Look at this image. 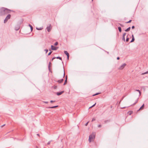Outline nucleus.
Masks as SVG:
<instances>
[{"label": "nucleus", "instance_id": "1", "mask_svg": "<svg viewBox=\"0 0 148 148\" xmlns=\"http://www.w3.org/2000/svg\"><path fill=\"white\" fill-rule=\"evenodd\" d=\"M11 10L6 8H2L0 9V16L3 15L10 12Z\"/></svg>", "mask_w": 148, "mask_h": 148}, {"label": "nucleus", "instance_id": "2", "mask_svg": "<svg viewBox=\"0 0 148 148\" xmlns=\"http://www.w3.org/2000/svg\"><path fill=\"white\" fill-rule=\"evenodd\" d=\"M95 133L93 132L89 136V140L90 142L92 140L94 139L95 138Z\"/></svg>", "mask_w": 148, "mask_h": 148}, {"label": "nucleus", "instance_id": "3", "mask_svg": "<svg viewBox=\"0 0 148 148\" xmlns=\"http://www.w3.org/2000/svg\"><path fill=\"white\" fill-rule=\"evenodd\" d=\"M11 17V15L10 14H8L5 19L4 21V23H6L8 19L10 18Z\"/></svg>", "mask_w": 148, "mask_h": 148}, {"label": "nucleus", "instance_id": "4", "mask_svg": "<svg viewBox=\"0 0 148 148\" xmlns=\"http://www.w3.org/2000/svg\"><path fill=\"white\" fill-rule=\"evenodd\" d=\"M126 65V64L125 63L123 64L120 66L119 69L120 70H122L123 69V68L125 67V66Z\"/></svg>", "mask_w": 148, "mask_h": 148}, {"label": "nucleus", "instance_id": "5", "mask_svg": "<svg viewBox=\"0 0 148 148\" xmlns=\"http://www.w3.org/2000/svg\"><path fill=\"white\" fill-rule=\"evenodd\" d=\"M51 26V25L50 24L49 26H47V31L48 32H49L51 30V27H50Z\"/></svg>", "mask_w": 148, "mask_h": 148}, {"label": "nucleus", "instance_id": "6", "mask_svg": "<svg viewBox=\"0 0 148 148\" xmlns=\"http://www.w3.org/2000/svg\"><path fill=\"white\" fill-rule=\"evenodd\" d=\"M64 53L67 56V58L69 60V53L66 51H64Z\"/></svg>", "mask_w": 148, "mask_h": 148}, {"label": "nucleus", "instance_id": "7", "mask_svg": "<svg viewBox=\"0 0 148 148\" xmlns=\"http://www.w3.org/2000/svg\"><path fill=\"white\" fill-rule=\"evenodd\" d=\"M51 48L52 50H56L58 48V47H56L52 45H51Z\"/></svg>", "mask_w": 148, "mask_h": 148}, {"label": "nucleus", "instance_id": "8", "mask_svg": "<svg viewBox=\"0 0 148 148\" xmlns=\"http://www.w3.org/2000/svg\"><path fill=\"white\" fill-rule=\"evenodd\" d=\"M64 92V91H61L60 92H56V95H61Z\"/></svg>", "mask_w": 148, "mask_h": 148}, {"label": "nucleus", "instance_id": "9", "mask_svg": "<svg viewBox=\"0 0 148 148\" xmlns=\"http://www.w3.org/2000/svg\"><path fill=\"white\" fill-rule=\"evenodd\" d=\"M63 81L64 79H61L58 80L57 81V82H58L59 83H61Z\"/></svg>", "mask_w": 148, "mask_h": 148}, {"label": "nucleus", "instance_id": "10", "mask_svg": "<svg viewBox=\"0 0 148 148\" xmlns=\"http://www.w3.org/2000/svg\"><path fill=\"white\" fill-rule=\"evenodd\" d=\"M144 104H143L142 106L140 108H139V109L138 110V111H139L140 110H142L143 109L144 107Z\"/></svg>", "mask_w": 148, "mask_h": 148}, {"label": "nucleus", "instance_id": "11", "mask_svg": "<svg viewBox=\"0 0 148 148\" xmlns=\"http://www.w3.org/2000/svg\"><path fill=\"white\" fill-rule=\"evenodd\" d=\"M58 107V106H52V107H49L47 108H55L57 107Z\"/></svg>", "mask_w": 148, "mask_h": 148}, {"label": "nucleus", "instance_id": "12", "mask_svg": "<svg viewBox=\"0 0 148 148\" xmlns=\"http://www.w3.org/2000/svg\"><path fill=\"white\" fill-rule=\"evenodd\" d=\"M131 29V27H129L127 29H126L125 30V31L126 32H127L129 31Z\"/></svg>", "mask_w": 148, "mask_h": 148}, {"label": "nucleus", "instance_id": "13", "mask_svg": "<svg viewBox=\"0 0 148 148\" xmlns=\"http://www.w3.org/2000/svg\"><path fill=\"white\" fill-rule=\"evenodd\" d=\"M118 29H119V32H121V31H122L121 28V27H118Z\"/></svg>", "mask_w": 148, "mask_h": 148}, {"label": "nucleus", "instance_id": "14", "mask_svg": "<svg viewBox=\"0 0 148 148\" xmlns=\"http://www.w3.org/2000/svg\"><path fill=\"white\" fill-rule=\"evenodd\" d=\"M51 64V63L50 62L49 63V65H48V69L49 70V71H50V65Z\"/></svg>", "mask_w": 148, "mask_h": 148}, {"label": "nucleus", "instance_id": "15", "mask_svg": "<svg viewBox=\"0 0 148 148\" xmlns=\"http://www.w3.org/2000/svg\"><path fill=\"white\" fill-rule=\"evenodd\" d=\"M135 90L139 92V96L141 95V92H140V91L139 90Z\"/></svg>", "mask_w": 148, "mask_h": 148}, {"label": "nucleus", "instance_id": "16", "mask_svg": "<svg viewBox=\"0 0 148 148\" xmlns=\"http://www.w3.org/2000/svg\"><path fill=\"white\" fill-rule=\"evenodd\" d=\"M110 122V120H107L105 121H104V123H107L109 122Z\"/></svg>", "mask_w": 148, "mask_h": 148}, {"label": "nucleus", "instance_id": "17", "mask_svg": "<svg viewBox=\"0 0 148 148\" xmlns=\"http://www.w3.org/2000/svg\"><path fill=\"white\" fill-rule=\"evenodd\" d=\"M29 26L30 27L31 31H32L33 30V29L32 26L30 24H29Z\"/></svg>", "mask_w": 148, "mask_h": 148}, {"label": "nucleus", "instance_id": "18", "mask_svg": "<svg viewBox=\"0 0 148 148\" xmlns=\"http://www.w3.org/2000/svg\"><path fill=\"white\" fill-rule=\"evenodd\" d=\"M139 98H138L135 101V102L133 104L134 105L138 101Z\"/></svg>", "mask_w": 148, "mask_h": 148}, {"label": "nucleus", "instance_id": "19", "mask_svg": "<svg viewBox=\"0 0 148 148\" xmlns=\"http://www.w3.org/2000/svg\"><path fill=\"white\" fill-rule=\"evenodd\" d=\"M119 25H120V26L122 27H124L123 25V24H121L119 23L118 24V26H119Z\"/></svg>", "mask_w": 148, "mask_h": 148}, {"label": "nucleus", "instance_id": "20", "mask_svg": "<svg viewBox=\"0 0 148 148\" xmlns=\"http://www.w3.org/2000/svg\"><path fill=\"white\" fill-rule=\"evenodd\" d=\"M67 80H66V79H65V80L64 81V82L63 84L64 85H65L67 83Z\"/></svg>", "mask_w": 148, "mask_h": 148}, {"label": "nucleus", "instance_id": "21", "mask_svg": "<svg viewBox=\"0 0 148 148\" xmlns=\"http://www.w3.org/2000/svg\"><path fill=\"white\" fill-rule=\"evenodd\" d=\"M56 58L57 59H59L61 60H62V58H61V57H60L59 56L57 57Z\"/></svg>", "mask_w": 148, "mask_h": 148}, {"label": "nucleus", "instance_id": "22", "mask_svg": "<svg viewBox=\"0 0 148 148\" xmlns=\"http://www.w3.org/2000/svg\"><path fill=\"white\" fill-rule=\"evenodd\" d=\"M43 28V27H40V28H38V30H41Z\"/></svg>", "mask_w": 148, "mask_h": 148}, {"label": "nucleus", "instance_id": "23", "mask_svg": "<svg viewBox=\"0 0 148 148\" xmlns=\"http://www.w3.org/2000/svg\"><path fill=\"white\" fill-rule=\"evenodd\" d=\"M134 40L135 39L134 38H132V39L131 41H130V42H133L134 41Z\"/></svg>", "mask_w": 148, "mask_h": 148}, {"label": "nucleus", "instance_id": "24", "mask_svg": "<svg viewBox=\"0 0 148 148\" xmlns=\"http://www.w3.org/2000/svg\"><path fill=\"white\" fill-rule=\"evenodd\" d=\"M147 73H148V71L142 73V75H145V74H146Z\"/></svg>", "mask_w": 148, "mask_h": 148}, {"label": "nucleus", "instance_id": "25", "mask_svg": "<svg viewBox=\"0 0 148 148\" xmlns=\"http://www.w3.org/2000/svg\"><path fill=\"white\" fill-rule=\"evenodd\" d=\"M132 21V20H129V21H128L126 22L125 23H130Z\"/></svg>", "mask_w": 148, "mask_h": 148}, {"label": "nucleus", "instance_id": "26", "mask_svg": "<svg viewBox=\"0 0 148 148\" xmlns=\"http://www.w3.org/2000/svg\"><path fill=\"white\" fill-rule=\"evenodd\" d=\"M129 40V38L127 37V36L126 39V41L128 42Z\"/></svg>", "mask_w": 148, "mask_h": 148}, {"label": "nucleus", "instance_id": "27", "mask_svg": "<svg viewBox=\"0 0 148 148\" xmlns=\"http://www.w3.org/2000/svg\"><path fill=\"white\" fill-rule=\"evenodd\" d=\"M100 94V93H96V94H94V95H92V96H95V95H98V94Z\"/></svg>", "mask_w": 148, "mask_h": 148}, {"label": "nucleus", "instance_id": "28", "mask_svg": "<svg viewBox=\"0 0 148 148\" xmlns=\"http://www.w3.org/2000/svg\"><path fill=\"white\" fill-rule=\"evenodd\" d=\"M96 103H95L94 104H93V105H92L89 108H91L93 107L94 106H95V105H96Z\"/></svg>", "mask_w": 148, "mask_h": 148}, {"label": "nucleus", "instance_id": "29", "mask_svg": "<svg viewBox=\"0 0 148 148\" xmlns=\"http://www.w3.org/2000/svg\"><path fill=\"white\" fill-rule=\"evenodd\" d=\"M58 44V42H56L54 44V45L56 46Z\"/></svg>", "mask_w": 148, "mask_h": 148}, {"label": "nucleus", "instance_id": "30", "mask_svg": "<svg viewBox=\"0 0 148 148\" xmlns=\"http://www.w3.org/2000/svg\"><path fill=\"white\" fill-rule=\"evenodd\" d=\"M51 141H52V140H51V141H49L47 143V145H49L50 144V143Z\"/></svg>", "mask_w": 148, "mask_h": 148}, {"label": "nucleus", "instance_id": "31", "mask_svg": "<svg viewBox=\"0 0 148 148\" xmlns=\"http://www.w3.org/2000/svg\"><path fill=\"white\" fill-rule=\"evenodd\" d=\"M96 120L95 119V118H93L92 119V122H93V121H95Z\"/></svg>", "mask_w": 148, "mask_h": 148}, {"label": "nucleus", "instance_id": "32", "mask_svg": "<svg viewBox=\"0 0 148 148\" xmlns=\"http://www.w3.org/2000/svg\"><path fill=\"white\" fill-rule=\"evenodd\" d=\"M122 40L124 41H125V37H122Z\"/></svg>", "mask_w": 148, "mask_h": 148}, {"label": "nucleus", "instance_id": "33", "mask_svg": "<svg viewBox=\"0 0 148 148\" xmlns=\"http://www.w3.org/2000/svg\"><path fill=\"white\" fill-rule=\"evenodd\" d=\"M52 52V51H50V52H49V53L48 54V56H49L51 54V53Z\"/></svg>", "mask_w": 148, "mask_h": 148}, {"label": "nucleus", "instance_id": "34", "mask_svg": "<svg viewBox=\"0 0 148 148\" xmlns=\"http://www.w3.org/2000/svg\"><path fill=\"white\" fill-rule=\"evenodd\" d=\"M45 51L46 53H47L48 51V50L47 49H45Z\"/></svg>", "mask_w": 148, "mask_h": 148}, {"label": "nucleus", "instance_id": "35", "mask_svg": "<svg viewBox=\"0 0 148 148\" xmlns=\"http://www.w3.org/2000/svg\"><path fill=\"white\" fill-rule=\"evenodd\" d=\"M57 88V86H54L53 88L54 89H56Z\"/></svg>", "mask_w": 148, "mask_h": 148}, {"label": "nucleus", "instance_id": "36", "mask_svg": "<svg viewBox=\"0 0 148 148\" xmlns=\"http://www.w3.org/2000/svg\"><path fill=\"white\" fill-rule=\"evenodd\" d=\"M126 34V33H124L123 34V37H125V35Z\"/></svg>", "mask_w": 148, "mask_h": 148}, {"label": "nucleus", "instance_id": "37", "mask_svg": "<svg viewBox=\"0 0 148 148\" xmlns=\"http://www.w3.org/2000/svg\"><path fill=\"white\" fill-rule=\"evenodd\" d=\"M89 121H88V122L87 123H86L85 124V126H87V125H88V123H89Z\"/></svg>", "mask_w": 148, "mask_h": 148}, {"label": "nucleus", "instance_id": "38", "mask_svg": "<svg viewBox=\"0 0 148 148\" xmlns=\"http://www.w3.org/2000/svg\"><path fill=\"white\" fill-rule=\"evenodd\" d=\"M101 125H98V127H101Z\"/></svg>", "mask_w": 148, "mask_h": 148}, {"label": "nucleus", "instance_id": "39", "mask_svg": "<svg viewBox=\"0 0 148 148\" xmlns=\"http://www.w3.org/2000/svg\"><path fill=\"white\" fill-rule=\"evenodd\" d=\"M19 28H20L19 27V26H18V27L17 29H16V30H18L19 29Z\"/></svg>", "mask_w": 148, "mask_h": 148}, {"label": "nucleus", "instance_id": "40", "mask_svg": "<svg viewBox=\"0 0 148 148\" xmlns=\"http://www.w3.org/2000/svg\"><path fill=\"white\" fill-rule=\"evenodd\" d=\"M55 102V101H52V100H51L50 101V102L51 103H52L53 102Z\"/></svg>", "mask_w": 148, "mask_h": 148}, {"label": "nucleus", "instance_id": "41", "mask_svg": "<svg viewBox=\"0 0 148 148\" xmlns=\"http://www.w3.org/2000/svg\"><path fill=\"white\" fill-rule=\"evenodd\" d=\"M135 27L134 26H132V29H134Z\"/></svg>", "mask_w": 148, "mask_h": 148}, {"label": "nucleus", "instance_id": "42", "mask_svg": "<svg viewBox=\"0 0 148 148\" xmlns=\"http://www.w3.org/2000/svg\"><path fill=\"white\" fill-rule=\"evenodd\" d=\"M56 58L55 57H53V58L52 59V61L53 60H54V59Z\"/></svg>", "mask_w": 148, "mask_h": 148}, {"label": "nucleus", "instance_id": "43", "mask_svg": "<svg viewBox=\"0 0 148 148\" xmlns=\"http://www.w3.org/2000/svg\"><path fill=\"white\" fill-rule=\"evenodd\" d=\"M56 58L55 57H53V58L52 59V61L53 60H54V59Z\"/></svg>", "mask_w": 148, "mask_h": 148}, {"label": "nucleus", "instance_id": "44", "mask_svg": "<svg viewBox=\"0 0 148 148\" xmlns=\"http://www.w3.org/2000/svg\"><path fill=\"white\" fill-rule=\"evenodd\" d=\"M132 38H134V36L133 34L132 35Z\"/></svg>", "mask_w": 148, "mask_h": 148}, {"label": "nucleus", "instance_id": "45", "mask_svg": "<svg viewBox=\"0 0 148 148\" xmlns=\"http://www.w3.org/2000/svg\"><path fill=\"white\" fill-rule=\"evenodd\" d=\"M120 59V58L119 57H118L117 58V59L118 60H119Z\"/></svg>", "mask_w": 148, "mask_h": 148}, {"label": "nucleus", "instance_id": "46", "mask_svg": "<svg viewBox=\"0 0 148 148\" xmlns=\"http://www.w3.org/2000/svg\"><path fill=\"white\" fill-rule=\"evenodd\" d=\"M123 97H123V98H122V99L121 100V101H120V102H119V103H120L121 102V101L123 99Z\"/></svg>", "mask_w": 148, "mask_h": 148}, {"label": "nucleus", "instance_id": "47", "mask_svg": "<svg viewBox=\"0 0 148 148\" xmlns=\"http://www.w3.org/2000/svg\"><path fill=\"white\" fill-rule=\"evenodd\" d=\"M64 76H65V72H64V75H63V77H64Z\"/></svg>", "mask_w": 148, "mask_h": 148}, {"label": "nucleus", "instance_id": "48", "mask_svg": "<svg viewBox=\"0 0 148 148\" xmlns=\"http://www.w3.org/2000/svg\"><path fill=\"white\" fill-rule=\"evenodd\" d=\"M5 125V124L1 126L2 127H3Z\"/></svg>", "mask_w": 148, "mask_h": 148}, {"label": "nucleus", "instance_id": "49", "mask_svg": "<svg viewBox=\"0 0 148 148\" xmlns=\"http://www.w3.org/2000/svg\"><path fill=\"white\" fill-rule=\"evenodd\" d=\"M66 80H67V75L66 76Z\"/></svg>", "mask_w": 148, "mask_h": 148}, {"label": "nucleus", "instance_id": "50", "mask_svg": "<svg viewBox=\"0 0 148 148\" xmlns=\"http://www.w3.org/2000/svg\"><path fill=\"white\" fill-rule=\"evenodd\" d=\"M45 103H48V102H47V101L45 102Z\"/></svg>", "mask_w": 148, "mask_h": 148}, {"label": "nucleus", "instance_id": "51", "mask_svg": "<svg viewBox=\"0 0 148 148\" xmlns=\"http://www.w3.org/2000/svg\"><path fill=\"white\" fill-rule=\"evenodd\" d=\"M37 135H38V136H39V134H38Z\"/></svg>", "mask_w": 148, "mask_h": 148}, {"label": "nucleus", "instance_id": "52", "mask_svg": "<svg viewBox=\"0 0 148 148\" xmlns=\"http://www.w3.org/2000/svg\"><path fill=\"white\" fill-rule=\"evenodd\" d=\"M36 148H37V146H36Z\"/></svg>", "mask_w": 148, "mask_h": 148}, {"label": "nucleus", "instance_id": "53", "mask_svg": "<svg viewBox=\"0 0 148 148\" xmlns=\"http://www.w3.org/2000/svg\"><path fill=\"white\" fill-rule=\"evenodd\" d=\"M36 29H37V27H36Z\"/></svg>", "mask_w": 148, "mask_h": 148}, {"label": "nucleus", "instance_id": "54", "mask_svg": "<svg viewBox=\"0 0 148 148\" xmlns=\"http://www.w3.org/2000/svg\"><path fill=\"white\" fill-rule=\"evenodd\" d=\"M93 0H92V1H93Z\"/></svg>", "mask_w": 148, "mask_h": 148}]
</instances>
